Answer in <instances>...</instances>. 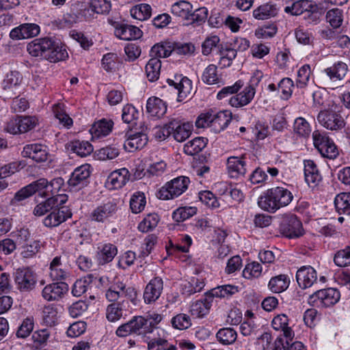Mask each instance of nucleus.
<instances>
[{
    "instance_id": "f257e3e1",
    "label": "nucleus",
    "mask_w": 350,
    "mask_h": 350,
    "mask_svg": "<svg viewBox=\"0 0 350 350\" xmlns=\"http://www.w3.org/2000/svg\"><path fill=\"white\" fill-rule=\"evenodd\" d=\"M27 50L31 56L51 62L65 60L68 56L65 48L57 45L49 38L35 39L27 44Z\"/></svg>"
},
{
    "instance_id": "f03ea898",
    "label": "nucleus",
    "mask_w": 350,
    "mask_h": 350,
    "mask_svg": "<svg viewBox=\"0 0 350 350\" xmlns=\"http://www.w3.org/2000/svg\"><path fill=\"white\" fill-rule=\"evenodd\" d=\"M293 199V193L288 189L284 187H275L264 192L259 198L258 204L262 209L273 213L288 206Z\"/></svg>"
},
{
    "instance_id": "7ed1b4c3",
    "label": "nucleus",
    "mask_w": 350,
    "mask_h": 350,
    "mask_svg": "<svg viewBox=\"0 0 350 350\" xmlns=\"http://www.w3.org/2000/svg\"><path fill=\"white\" fill-rule=\"evenodd\" d=\"M343 109L341 106L332 105L325 110L321 111L317 120L324 128L331 131L342 129L346 124Z\"/></svg>"
},
{
    "instance_id": "20e7f679",
    "label": "nucleus",
    "mask_w": 350,
    "mask_h": 350,
    "mask_svg": "<svg viewBox=\"0 0 350 350\" xmlns=\"http://www.w3.org/2000/svg\"><path fill=\"white\" fill-rule=\"evenodd\" d=\"M340 292L334 288H328L316 291L310 295L308 303L315 308H325L335 305L340 299Z\"/></svg>"
},
{
    "instance_id": "39448f33",
    "label": "nucleus",
    "mask_w": 350,
    "mask_h": 350,
    "mask_svg": "<svg viewBox=\"0 0 350 350\" xmlns=\"http://www.w3.org/2000/svg\"><path fill=\"white\" fill-rule=\"evenodd\" d=\"M190 180L187 176H178L167 183L158 192L160 200L174 199L183 194L188 188Z\"/></svg>"
},
{
    "instance_id": "423d86ee",
    "label": "nucleus",
    "mask_w": 350,
    "mask_h": 350,
    "mask_svg": "<svg viewBox=\"0 0 350 350\" xmlns=\"http://www.w3.org/2000/svg\"><path fill=\"white\" fill-rule=\"evenodd\" d=\"M313 144L322 157L334 159L338 155V150L332 139L319 131L312 133Z\"/></svg>"
},
{
    "instance_id": "0eeeda50",
    "label": "nucleus",
    "mask_w": 350,
    "mask_h": 350,
    "mask_svg": "<svg viewBox=\"0 0 350 350\" xmlns=\"http://www.w3.org/2000/svg\"><path fill=\"white\" fill-rule=\"evenodd\" d=\"M14 279L16 288L21 292H29L33 290L37 283V275L29 267H22L16 269Z\"/></svg>"
},
{
    "instance_id": "6e6552de",
    "label": "nucleus",
    "mask_w": 350,
    "mask_h": 350,
    "mask_svg": "<svg viewBox=\"0 0 350 350\" xmlns=\"http://www.w3.org/2000/svg\"><path fill=\"white\" fill-rule=\"evenodd\" d=\"M281 233L290 239L296 238L303 234L301 222L293 214L284 215L280 225Z\"/></svg>"
},
{
    "instance_id": "1a4fd4ad",
    "label": "nucleus",
    "mask_w": 350,
    "mask_h": 350,
    "mask_svg": "<svg viewBox=\"0 0 350 350\" xmlns=\"http://www.w3.org/2000/svg\"><path fill=\"white\" fill-rule=\"evenodd\" d=\"M49 275L53 282H65L70 278V270L67 265L63 262L62 256L54 257L49 264Z\"/></svg>"
},
{
    "instance_id": "9d476101",
    "label": "nucleus",
    "mask_w": 350,
    "mask_h": 350,
    "mask_svg": "<svg viewBox=\"0 0 350 350\" xmlns=\"http://www.w3.org/2000/svg\"><path fill=\"white\" fill-rule=\"evenodd\" d=\"M117 211V204L109 201L96 207L90 213L89 218L92 221L105 223L113 217Z\"/></svg>"
},
{
    "instance_id": "9b49d317",
    "label": "nucleus",
    "mask_w": 350,
    "mask_h": 350,
    "mask_svg": "<svg viewBox=\"0 0 350 350\" xmlns=\"http://www.w3.org/2000/svg\"><path fill=\"white\" fill-rule=\"evenodd\" d=\"M90 165L85 164L75 168L68 180L71 189L78 190L86 186L90 176Z\"/></svg>"
},
{
    "instance_id": "f8f14e48",
    "label": "nucleus",
    "mask_w": 350,
    "mask_h": 350,
    "mask_svg": "<svg viewBox=\"0 0 350 350\" xmlns=\"http://www.w3.org/2000/svg\"><path fill=\"white\" fill-rule=\"evenodd\" d=\"M167 83L177 91L178 100L182 101L191 94L192 81L182 75H175L173 79H167Z\"/></svg>"
},
{
    "instance_id": "ddd939ff",
    "label": "nucleus",
    "mask_w": 350,
    "mask_h": 350,
    "mask_svg": "<svg viewBox=\"0 0 350 350\" xmlns=\"http://www.w3.org/2000/svg\"><path fill=\"white\" fill-rule=\"evenodd\" d=\"M226 170L228 176L234 179H240L247 173L245 156H232L226 161Z\"/></svg>"
},
{
    "instance_id": "4468645a",
    "label": "nucleus",
    "mask_w": 350,
    "mask_h": 350,
    "mask_svg": "<svg viewBox=\"0 0 350 350\" xmlns=\"http://www.w3.org/2000/svg\"><path fill=\"white\" fill-rule=\"evenodd\" d=\"M163 290V281L161 278L157 276L150 280L146 284L143 298L146 304H151L159 299Z\"/></svg>"
},
{
    "instance_id": "2eb2a0df",
    "label": "nucleus",
    "mask_w": 350,
    "mask_h": 350,
    "mask_svg": "<svg viewBox=\"0 0 350 350\" xmlns=\"http://www.w3.org/2000/svg\"><path fill=\"white\" fill-rule=\"evenodd\" d=\"M22 155L37 163H41L47 160L49 153L46 145L35 143L25 145L23 147Z\"/></svg>"
},
{
    "instance_id": "dca6fc26",
    "label": "nucleus",
    "mask_w": 350,
    "mask_h": 350,
    "mask_svg": "<svg viewBox=\"0 0 350 350\" xmlns=\"http://www.w3.org/2000/svg\"><path fill=\"white\" fill-rule=\"evenodd\" d=\"M68 291V285L65 282H55L46 285L42 290L43 298L49 301L62 299Z\"/></svg>"
},
{
    "instance_id": "f3484780",
    "label": "nucleus",
    "mask_w": 350,
    "mask_h": 350,
    "mask_svg": "<svg viewBox=\"0 0 350 350\" xmlns=\"http://www.w3.org/2000/svg\"><path fill=\"white\" fill-rule=\"evenodd\" d=\"M114 28L115 35L121 40H137L142 36V31L134 25L123 23H115Z\"/></svg>"
},
{
    "instance_id": "a211bd4d",
    "label": "nucleus",
    "mask_w": 350,
    "mask_h": 350,
    "mask_svg": "<svg viewBox=\"0 0 350 350\" xmlns=\"http://www.w3.org/2000/svg\"><path fill=\"white\" fill-rule=\"evenodd\" d=\"M296 280L300 288H310L317 282V273L311 266H303L297 270Z\"/></svg>"
},
{
    "instance_id": "6ab92c4d",
    "label": "nucleus",
    "mask_w": 350,
    "mask_h": 350,
    "mask_svg": "<svg viewBox=\"0 0 350 350\" xmlns=\"http://www.w3.org/2000/svg\"><path fill=\"white\" fill-rule=\"evenodd\" d=\"M71 216L72 213L68 208L66 207H62V208H55L44 217L43 224L48 228L56 227L71 217Z\"/></svg>"
},
{
    "instance_id": "aec40b11",
    "label": "nucleus",
    "mask_w": 350,
    "mask_h": 350,
    "mask_svg": "<svg viewBox=\"0 0 350 350\" xmlns=\"http://www.w3.org/2000/svg\"><path fill=\"white\" fill-rule=\"evenodd\" d=\"M304 178L306 183L310 187H317L322 180V176L319 170L312 159L304 161Z\"/></svg>"
},
{
    "instance_id": "412c9836",
    "label": "nucleus",
    "mask_w": 350,
    "mask_h": 350,
    "mask_svg": "<svg viewBox=\"0 0 350 350\" xmlns=\"http://www.w3.org/2000/svg\"><path fill=\"white\" fill-rule=\"evenodd\" d=\"M40 30V27L35 23H24L12 29L10 37L13 40L27 39L38 36Z\"/></svg>"
},
{
    "instance_id": "4be33fe9",
    "label": "nucleus",
    "mask_w": 350,
    "mask_h": 350,
    "mask_svg": "<svg viewBox=\"0 0 350 350\" xmlns=\"http://www.w3.org/2000/svg\"><path fill=\"white\" fill-rule=\"evenodd\" d=\"M130 173L125 168L114 170L108 176L106 181V187L109 189H118L122 188L129 181Z\"/></svg>"
},
{
    "instance_id": "5701e85b",
    "label": "nucleus",
    "mask_w": 350,
    "mask_h": 350,
    "mask_svg": "<svg viewBox=\"0 0 350 350\" xmlns=\"http://www.w3.org/2000/svg\"><path fill=\"white\" fill-rule=\"evenodd\" d=\"M255 94V88L252 85H247L239 94L230 97L229 104L237 108L244 107L251 103Z\"/></svg>"
},
{
    "instance_id": "b1692460",
    "label": "nucleus",
    "mask_w": 350,
    "mask_h": 350,
    "mask_svg": "<svg viewBox=\"0 0 350 350\" xmlns=\"http://www.w3.org/2000/svg\"><path fill=\"white\" fill-rule=\"evenodd\" d=\"M170 128L174 138L179 142L187 139L193 130V124L190 122H180L173 120L170 121Z\"/></svg>"
},
{
    "instance_id": "393cba45",
    "label": "nucleus",
    "mask_w": 350,
    "mask_h": 350,
    "mask_svg": "<svg viewBox=\"0 0 350 350\" xmlns=\"http://www.w3.org/2000/svg\"><path fill=\"white\" fill-rule=\"evenodd\" d=\"M289 319L285 314H278L273 317L271 321L272 327L277 331H282L286 341L292 340L295 333L289 326Z\"/></svg>"
},
{
    "instance_id": "a878e982",
    "label": "nucleus",
    "mask_w": 350,
    "mask_h": 350,
    "mask_svg": "<svg viewBox=\"0 0 350 350\" xmlns=\"http://www.w3.org/2000/svg\"><path fill=\"white\" fill-rule=\"evenodd\" d=\"M148 139L147 134L144 133H136L130 135L124 143V149L129 152H133L138 149H142L148 143Z\"/></svg>"
},
{
    "instance_id": "bb28decb",
    "label": "nucleus",
    "mask_w": 350,
    "mask_h": 350,
    "mask_svg": "<svg viewBox=\"0 0 350 350\" xmlns=\"http://www.w3.org/2000/svg\"><path fill=\"white\" fill-rule=\"evenodd\" d=\"M212 302L211 296L207 295L205 298L193 303L190 308L191 315L197 318L204 317L209 313Z\"/></svg>"
},
{
    "instance_id": "cd10ccee",
    "label": "nucleus",
    "mask_w": 350,
    "mask_h": 350,
    "mask_svg": "<svg viewBox=\"0 0 350 350\" xmlns=\"http://www.w3.org/2000/svg\"><path fill=\"white\" fill-rule=\"evenodd\" d=\"M113 124V123L111 120L105 119H102L94 122L90 129L92 139L108 135L112 131Z\"/></svg>"
},
{
    "instance_id": "c85d7f7f",
    "label": "nucleus",
    "mask_w": 350,
    "mask_h": 350,
    "mask_svg": "<svg viewBox=\"0 0 350 350\" xmlns=\"http://www.w3.org/2000/svg\"><path fill=\"white\" fill-rule=\"evenodd\" d=\"M146 111L150 116L160 118L166 113L167 105L159 98H150L147 100Z\"/></svg>"
},
{
    "instance_id": "c756f323",
    "label": "nucleus",
    "mask_w": 350,
    "mask_h": 350,
    "mask_svg": "<svg viewBox=\"0 0 350 350\" xmlns=\"http://www.w3.org/2000/svg\"><path fill=\"white\" fill-rule=\"evenodd\" d=\"M204 287V282L202 278L192 277L189 280H185L180 284V291L183 295L190 296L200 292Z\"/></svg>"
},
{
    "instance_id": "7c9ffc66",
    "label": "nucleus",
    "mask_w": 350,
    "mask_h": 350,
    "mask_svg": "<svg viewBox=\"0 0 350 350\" xmlns=\"http://www.w3.org/2000/svg\"><path fill=\"white\" fill-rule=\"evenodd\" d=\"M96 278L92 274H89L83 278L77 280L72 289V293L75 297H79L83 293H87L91 290L93 282H95Z\"/></svg>"
},
{
    "instance_id": "2f4dec72",
    "label": "nucleus",
    "mask_w": 350,
    "mask_h": 350,
    "mask_svg": "<svg viewBox=\"0 0 350 350\" xmlns=\"http://www.w3.org/2000/svg\"><path fill=\"white\" fill-rule=\"evenodd\" d=\"M116 245L105 243L98 247L97 258L100 264L104 265L111 262L117 254Z\"/></svg>"
},
{
    "instance_id": "473e14b6",
    "label": "nucleus",
    "mask_w": 350,
    "mask_h": 350,
    "mask_svg": "<svg viewBox=\"0 0 350 350\" xmlns=\"http://www.w3.org/2000/svg\"><path fill=\"white\" fill-rule=\"evenodd\" d=\"M202 81L207 85H218L223 83L222 76L218 72L215 64H209L203 71Z\"/></svg>"
},
{
    "instance_id": "72a5a7b5",
    "label": "nucleus",
    "mask_w": 350,
    "mask_h": 350,
    "mask_svg": "<svg viewBox=\"0 0 350 350\" xmlns=\"http://www.w3.org/2000/svg\"><path fill=\"white\" fill-rule=\"evenodd\" d=\"M67 148L81 157H87L93 152V146L88 141L70 142L67 144Z\"/></svg>"
},
{
    "instance_id": "f704fd0d",
    "label": "nucleus",
    "mask_w": 350,
    "mask_h": 350,
    "mask_svg": "<svg viewBox=\"0 0 350 350\" xmlns=\"http://www.w3.org/2000/svg\"><path fill=\"white\" fill-rule=\"evenodd\" d=\"M289 284L290 279L288 275L280 274L271 278L268 284V288L274 293H280L286 291Z\"/></svg>"
},
{
    "instance_id": "c9c22d12",
    "label": "nucleus",
    "mask_w": 350,
    "mask_h": 350,
    "mask_svg": "<svg viewBox=\"0 0 350 350\" xmlns=\"http://www.w3.org/2000/svg\"><path fill=\"white\" fill-rule=\"evenodd\" d=\"M192 10V5L187 1H179L174 3L171 8V12L174 16L180 17L187 22L191 16Z\"/></svg>"
},
{
    "instance_id": "e433bc0d",
    "label": "nucleus",
    "mask_w": 350,
    "mask_h": 350,
    "mask_svg": "<svg viewBox=\"0 0 350 350\" xmlns=\"http://www.w3.org/2000/svg\"><path fill=\"white\" fill-rule=\"evenodd\" d=\"M174 51V46L170 42L157 43L150 49V56L151 58H164L169 57Z\"/></svg>"
},
{
    "instance_id": "4c0bfd02",
    "label": "nucleus",
    "mask_w": 350,
    "mask_h": 350,
    "mask_svg": "<svg viewBox=\"0 0 350 350\" xmlns=\"http://www.w3.org/2000/svg\"><path fill=\"white\" fill-rule=\"evenodd\" d=\"M347 66L345 63L338 62L326 68L325 72L330 79L336 81L342 79L347 72Z\"/></svg>"
},
{
    "instance_id": "58836bf2",
    "label": "nucleus",
    "mask_w": 350,
    "mask_h": 350,
    "mask_svg": "<svg viewBox=\"0 0 350 350\" xmlns=\"http://www.w3.org/2000/svg\"><path fill=\"white\" fill-rule=\"evenodd\" d=\"M161 67V60L157 58H150L146 65L145 71L148 79L154 82L159 79Z\"/></svg>"
},
{
    "instance_id": "ea45409f",
    "label": "nucleus",
    "mask_w": 350,
    "mask_h": 350,
    "mask_svg": "<svg viewBox=\"0 0 350 350\" xmlns=\"http://www.w3.org/2000/svg\"><path fill=\"white\" fill-rule=\"evenodd\" d=\"M207 139L197 137L189 141L184 146V152L188 155H195L201 152L206 145Z\"/></svg>"
},
{
    "instance_id": "a19ab883",
    "label": "nucleus",
    "mask_w": 350,
    "mask_h": 350,
    "mask_svg": "<svg viewBox=\"0 0 350 350\" xmlns=\"http://www.w3.org/2000/svg\"><path fill=\"white\" fill-rule=\"evenodd\" d=\"M334 205L339 214L350 215V193L338 194L334 200Z\"/></svg>"
},
{
    "instance_id": "79ce46f5",
    "label": "nucleus",
    "mask_w": 350,
    "mask_h": 350,
    "mask_svg": "<svg viewBox=\"0 0 350 350\" xmlns=\"http://www.w3.org/2000/svg\"><path fill=\"white\" fill-rule=\"evenodd\" d=\"M238 286L234 285H221L211 289L208 295L211 296L212 299L213 297L229 298L238 292Z\"/></svg>"
},
{
    "instance_id": "37998d69",
    "label": "nucleus",
    "mask_w": 350,
    "mask_h": 350,
    "mask_svg": "<svg viewBox=\"0 0 350 350\" xmlns=\"http://www.w3.org/2000/svg\"><path fill=\"white\" fill-rule=\"evenodd\" d=\"M55 117L59 120V123L66 129H70L72 124V119L66 112L64 105L60 103L55 104L53 107Z\"/></svg>"
},
{
    "instance_id": "c03bdc74",
    "label": "nucleus",
    "mask_w": 350,
    "mask_h": 350,
    "mask_svg": "<svg viewBox=\"0 0 350 350\" xmlns=\"http://www.w3.org/2000/svg\"><path fill=\"white\" fill-rule=\"evenodd\" d=\"M124 301L111 303L106 308V318L110 322H116L123 315Z\"/></svg>"
},
{
    "instance_id": "a18cd8bd",
    "label": "nucleus",
    "mask_w": 350,
    "mask_h": 350,
    "mask_svg": "<svg viewBox=\"0 0 350 350\" xmlns=\"http://www.w3.org/2000/svg\"><path fill=\"white\" fill-rule=\"evenodd\" d=\"M216 338L221 344L228 345L233 344L236 341L237 333L231 327H224L217 332Z\"/></svg>"
},
{
    "instance_id": "49530a36",
    "label": "nucleus",
    "mask_w": 350,
    "mask_h": 350,
    "mask_svg": "<svg viewBox=\"0 0 350 350\" xmlns=\"http://www.w3.org/2000/svg\"><path fill=\"white\" fill-rule=\"evenodd\" d=\"M130 12L134 18L139 21H146L151 16L152 8L147 3H141L133 7Z\"/></svg>"
},
{
    "instance_id": "de8ad7c7",
    "label": "nucleus",
    "mask_w": 350,
    "mask_h": 350,
    "mask_svg": "<svg viewBox=\"0 0 350 350\" xmlns=\"http://www.w3.org/2000/svg\"><path fill=\"white\" fill-rule=\"evenodd\" d=\"M208 16V10L205 7L199 8L191 12V16L187 20L186 25H200L205 23Z\"/></svg>"
},
{
    "instance_id": "09e8293b",
    "label": "nucleus",
    "mask_w": 350,
    "mask_h": 350,
    "mask_svg": "<svg viewBox=\"0 0 350 350\" xmlns=\"http://www.w3.org/2000/svg\"><path fill=\"white\" fill-rule=\"evenodd\" d=\"M197 213L195 206H183L176 208L172 213V218L176 222L183 221Z\"/></svg>"
},
{
    "instance_id": "8fccbe9b",
    "label": "nucleus",
    "mask_w": 350,
    "mask_h": 350,
    "mask_svg": "<svg viewBox=\"0 0 350 350\" xmlns=\"http://www.w3.org/2000/svg\"><path fill=\"white\" fill-rule=\"evenodd\" d=\"M293 131L298 136L306 138L310 136L311 127L305 118L299 117L295 120Z\"/></svg>"
},
{
    "instance_id": "3c124183",
    "label": "nucleus",
    "mask_w": 350,
    "mask_h": 350,
    "mask_svg": "<svg viewBox=\"0 0 350 350\" xmlns=\"http://www.w3.org/2000/svg\"><path fill=\"white\" fill-rule=\"evenodd\" d=\"M42 243L38 240L30 241L22 245L21 255L24 258H31L35 256L40 251Z\"/></svg>"
},
{
    "instance_id": "603ef678",
    "label": "nucleus",
    "mask_w": 350,
    "mask_h": 350,
    "mask_svg": "<svg viewBox=\"0 0 350 350\" xmlns=\"http://www.w3.org/2000/svg\"><path fill=\"white\" fill-rule=\"evenodd\" d=\"M146 200L143 192L137 191L133 194L130 200V208L133 213L142 212L146 206Z\"/></svg>"
},
{
    "instance_id": "864d4df0",
    "label": "nucleus",
    "mask_w": 350,
    "mask_h": 350,
    "mask_svg": "<svg viewBox=\"0 0 350 350\" xmlns=\"http://www.w3.org/2000/svg\"><path fill=\"white\" fill-rule=\"evenodd\" d=\"M219 64L222 68L229 67L231 66L233 59L237 57V49L229 47H222L219 50Z\"/></svg>"
},
{
    "instance_id": "5fc2aeb1",
    "label": "nucleus",
    "mask_w": 350,
    "mask_h": 350,
    "mask_svg": "<svg viewBox=\"0 0 350 350\" xmlns=\"http://www.w3.org/2000/svg\"><path fill=\"white\" fill-rule=\"evenodd\" d=\"M88 4L89 9L98 14H107L111 8V2L107 0H90Z\"/></svg>"
},
{
    "instance_id": "6e6d98bb",
    "label": "nucleus",
    "mask_w": 350,
    "mask_h": 350,
    "mask_svg": "<svg viewBox=\"0 0 350 350\" xmlns=\"http://www.w3.org/2000/svg\"><path fill=\"white\" fill-rule=\"evenodd\" d=\"M57 308L53 305H48L42 310V319L48 326L55 325L58 319Z\"/></svg>"
},
{
    "instance_id": "4d7b16f0",
    "label": "nucleus",
    "mask_w": 350,
    "mask_h": 350,
    "mask_svg": "<svg viewBox=\"0 0 350 350\" xmlns=\"http://www.w3.org/2000/svg\"><path fill=\"white\" fill-rule=\"evenodd\" d=\"M23 77L17 71H11L8 73L1 83L3 90H10L18 86L22 81Z\"/></svg>"
},
{
    "instance_id": "13d9d810",
    "label": "nucleus",
    "mask_w": 350,
    "mask_h": 350,
    "mask_svg": "<svg viewBox=\"0 0 350 350\" xmlns=\"http://www.w3.org/2000/svg\"><path fill=\"white\" fill-rule=\"evenodd\" d=\"M148 350H177V347L165 338H154L148 342Z\"/></svg>"
},
{
    "instance_id": "bf43d9fd",
    "label": "nucleus",
    "mask_w": 350,
    "mask_h": 350,
    "mask_svg": "<svg viewBox=\"0 0 350 350\" xmlns=\"http://www.w3.org/2000/svg\"><path fill=\"white\" fill-rule=\"evenodd\" d=\"M159 221L157 214L148 215L138 225V230L142 232H148L157 227Z\"/></svg>"
},
{
    "instance_id": "052dcab7",
    "label": "nucleus",
    "mask_w": 350,
    "mask_h": 350,
    "mask_svg": "<svg viewBox=\"0 0 350 350\" xmlns=\"http://www.w3.org/2000/svg\"><path fill=\"white\" fill-rule=\"evenodd\" d=\"M231 120V113L229 111H221L213 116V126L224 130L228 126Z\"/></svg>"
},
{
    "instance_id": "680f3d73",
    "label": "nucleus",
    "mask_w": 350,
    "mask_h": 350,
    "mask_svg": "<svg viewBox=\"0 0 350 350\" xmlns=\"http://www.w3.org/2000/svg\"><path fill=\"white\" fill-rule=\"evenodd\" d=\"M326 20L333 28L339 27L343 21V12L339 8L329 10L326 14Z\"/></svg>"
},
{
    "instance_id": "e2e57ef3",
    "label": "nucleus",
    "mask_w": 350,
    "mask_h": 350,
    "mask_svg": "<svg viewBox=\"0 0 350 350\" xmlns=\"http://www.w3.org/2000/svg\"><path fill=\"white\" fill-rule=\"evenodd\" d=\"M171 323L174 329L184 330L191 327V321L187 314L180 313L172 319Z\"/></svg>"
},
{
    "instance_id": "0e129e2a",
    "label": "nucleus",
    "mask_w": 350,
    "mask_h": 350,
    "mask_svg": "<svg viewBox=\"0 0 350 350\" xmlns=\"http://www.w3.org/2000/svg\"><path fill=\"white\" fill-rule=\"evenodd\" d=\"M272 350H306V348L300 341H295L292 343H290L289 341H286L284 344L282 338H277Z\"/></svg>"
},
{
    "instance_id": "69168bd1",
    "label": "nucleus",
    "mask_w": 350,
    "mask_h": 350,
    "mask_svg": "<svg viewBox=\"0 0 350 350\" xmlns=\"http://www.w3.org/2000/svg\"><path fill=\"white\" fill-rule=\"evenodd\" d=\"M311 75L310 66L308 64L302 66L297 71L296 85L299 88L306 87Z\"/></svg>"
},
{
    "instance_id": "338daca9",
    "label": "nucleus",
    "mask_w": 350,
    "mask_h": 350,
    "mask_svg": "<svg viewBox=\"0 0 350 350\" xmlns=\"http://www.w3.org/2000/svg\"><path fill=\"white\" fill-rule=\"evenodd\" d=\"M262 273V266L257 262H252L246 265L243 271V276L246 279L258 278Z\"/></svg>"
},
{
    "instance_id": "774afa93",
    "label": "nucleus",
    "mask_w": 350,
    "mask_h": 350,
    "mask_svg": "<svg viewBox=\"0 0 350 350\" xmlns=\"http://www.w3.org/2000/svg\"><path fill=\"white\" fill-rule=\"evenodd\" d=\"M334 263L338 267H346L350 265V247L346 246L338 250L334 255Z\"/></svg>"
}]
</instances>
